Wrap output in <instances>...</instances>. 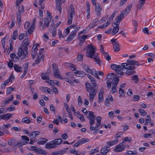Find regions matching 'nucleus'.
Wrapping results in <instances>:
<instances>
[{"label":"nucleus","instance_id":"1","mask_svg":"<svg viewBox=\"0 0 155 155\" xmlns=\"http://www.w3.org/2000/svg\"><path fill=\"white\" fill-rule=\"evenodd\" d=\"M127 62V63H122V65L124 68L127 70L126 74L128 75H131L135 73L134 70L135 69V66H138L141 65L138 61L130 59H128Z\"/></svg>","mask_w":155,"mask_h":155},{"label":"nucleus","instance_id":"2","mask_svg":"<svg viewBox=\"0 0 155 155\" xmlns=\"http://www.w3.org/2000/svg\"><path fill=\"white\" fill-rule=\"evenodd\" d=\"M96 48L95 47L89 45L87 51V56L91 58H93L97 64L101 65V61L99 59V56L97 53H96Z\"/></svg>","mask_w":155,"mask_h":155},{"label":"nucleus","instance_id":"3","mask_svg":"<svg viewBox=\"0 0 155 155\" xmlns=\"http://www.w3.org/2000/svg\"><path fill=\"white\" fill-rule=\"evenodd\" d=\"M85 85L87 91L90 92L89 101L92 102L97 93V90L94 87H91V84L89 83H86Z\"/></svg>","mask_w":155,"mask_h":155},{"label":"nucleus","instance_id":"4","mask_svg":"<svg viewBox=\"0 0 155 155\" xmlns=\"http://www.w3.org/2000/svg\"><path fill=\"white\" fill-rule=\"evenodd\" d=\"M82 111L85 114L87 117L90 120V124L91 126L94 123L95 116L93 112L91 111H88L87 112L86 109L85 108H83L82 109Z\"/></svg>","mask_w":155,"mask_h":155},{"label":"nucleus","instance_id":"5","mask_svg":"<svg viewBox=\"0 0 155 155\" xmlns=\"http://www.w3.org/2000/svg\"><path fill=\"white\" fill-rule=\"evenodd\" d=\"M132 7V5L131 4L128 5L126 8L121 12L120 15L117 17L116 20V23L120 22L124 18V15H126L129 13Z\"/></svg>","mask_w":155,"mask_h":155},{"label":"nucleus","instance_id":"6","mask_svg":"<svg viewBox=\"0 0 155 155\" xmlns=\"http://www.w3.org/2000/svg\"><path fill=\"white\" fill-rule=\"evenodd\" d=\"M77 26V25H74L68 27V33L71 29L72 28L74 29V30L68 36V41H72L75 38L76 36V33L78 30Z\"/></svg>","mask_w":155,"mask_h":155},{"label":"nucleus","instance_id":"7","mask_svg":"<svg viewBox=\"0 0 155 155\" xmlns=\"http://www.w3.org/2000/svg\"><path fill=\"white\" fill-rule=\"evenodd\" d=\"M69 11V18L68 17V25L72 24L73 17L75 15V10L72 5H70Z\"/></svg>","mask_w":155,"mask_h":155},{"label":"nucleus","instance_id":"8","mask_svg":"<svg viewBox=\"0 0 155 155\" xmlns=\"http://www.w3.org/2000/svg\"><path fill=\"white\" fill-rule=\"evenodd\" d=\"M53 72L54 74V77L58 78L60 79H63V78L61 76L58 67L55 64H53L52 65Z\"/></svg>","mask_w":155,"mask_h":155},{"label":"nucleus","instance_id":"9","mask_svg":"<svg viewBox=\"0 0 155 155\" xmlns=\"http://www.w3.org/2000/svg\"><path fill=\"white\" fill-rule=\"evenodd\" d=\"M23 46H20L19 48L17 54L18 57H21L22 59H24L25 58L26 55L28 54V53L27 51H25L23 49Z\"/></svg>","mask_w":155,"mask_h":155},{"label":"nucleus","instance_id":"10","mask_svg":"<svg viewBox=\"0 0 155 155\" xmlns=\"http://www.w3.org/2000/svg\"><path fill=\"white\" fill-rule=\"evenodd\" d=\"M119 81V78H116L112 80V90L110 91L112 93H113L116 92L117 86L118 84Z\"/></svg>","mask_w":155,"mask_h":155},{"label":"nucleus","instance_id":"11","mask_svg":"<svg viewBox=\"0 0 155 155\" xmlns=\"http://www.w3.org/2000/svg\"><path fill=\"white\" fill-rule=\"evenodd\" d=\"M31 150L35 151L36 153L38 154H44L45 155H46L47 153L45 150L40 148L36 147L35 146H31Z\"/></svg>","mask_w":155,"mask_h":155},{"label":"nucleus","instance_id":"12","mask_svg":"<svg viewBox=\"0 0 155 155\" xmlns=\"http://www.w3.org/2000/svg\"><path fill=\"white\" fill-rule=\"evenodd\" d=\"M126 146L124 142H122L119 145L117 146L114 149V151L117 152L123 151L125 148Z\"/></svg>","mask_w":155,"mask_h":155},{"label":"nucleus","instance_id":"13","mask_svg":"<svg viewBox=\"0 0 155 155\" xmlns=\"http://www.w3.org/2000/svg\"><path fill=\"white\" fill-rule=\"evenodd\" d=\"M24 8L23 6H22L20 10L18 12L16 13L17 16V20L18 25H21V14L24 12Z\"/></svg>","mask_w":155,"mask_h":155},{"label":"nucleus","instance_id":"14","mask_svg":"<svg viewBox=\"0 0 155 155\" xmlns=\"http://www.w3.org/2000/svg\"><path fill=\"white\" fill-rule=\"evenodd\" d=\"M70 79L68 80V83H69L71 86H74V83L75 84H78L80 83L78 79H75L74 77L72 76H69Z\"/></svg>","mask_w":155,"mask_h":155},{"label":"nucleus","instance_id":"15","mask_svg":"<svg viewBox=\"0 0 155 155\" xmlns=\"http://www.w3.org/2000/svg\"><path fill=\"white\" fill-rule=\"evenodd\" d=\"M27 143H28V142L27 141H25L23 139H21L18 140L17 143H15L14 145V147H20Z\"/></svg>","mask_w":155,"mask_h":155},{"label":"nucleus","instance_id":"16","mask_svg":"<svg viewBox=\"0 0 155 155\" xmlns=\"http://www.w3.org/2000/svg\"><path fill=\"white\" fill-rule=\"evenodd\" d=\"M45 147L47 149H50L55 148L56 147V146L53 140L48 143L45 145Z\"/></svg>","mask_w":155,"mask_h":155},{"label":"nucleus","instance_id":"17","mask_svg":"<svg viewBox=\"0 0 155 155\" xmlns=\"http://www.w3.org/2000/svg\"><path fill=\"white\" fill-rule=\"evenodd\" d=\"M13 114L10 113H7L0 116L1 119L5 120H8L11 117H12Z\"/></svg>","mask_w":155,"mask_h":155},{"label":"nucleus","instance_id":"18","mask_svg":"<svg viewBox=\"0 0 155 155\" xmlns=\"http://www.w3.org/2000/svg\"><path fill=\"white\" fill-rule=\"evenodd\" d=\"M82 67L84 71L88 73L93 74V73L94 72L93 70H92L89 67V66L86 64H83Z\"/></svg>","mask_w":155,"mask_h":155},{"label":"nucleus","instance_id":"19","mask_svg":"<svg viewBox=\"0 0 155 155\" xmlns=\"http://www.w3.org/2000/svg\"><path fill=\"white\" fill-rule=\"evenodd\" d=\"M74 74L76 76L83 77L86 75L85 73L83 71L77 70L74 72Z\"/></svg>","mask_w":155,"mask_h":155},{"label":"nucleus","instance_id":"20","mask_svg":"<svg viewBox=\"0 0 155 155\" xmlns=\"http://www.w3.org/2000/svg\"><path fill=\"white\" fill-rule=\"evenodd\" d=\"M51 21V19H49L47 18L45 19L44 25L42 27V29L43 30L49 27Z\"/></svg>","mask_w":155,"mask_h":155},{"label":"nucleus","instance_id":"21","mask_svg":"<svg viewBox=\"0 0 155 155\" xmlns=\"http://www.w3.org/2000/svg\"><path fill=\"white\" fill-rule=\"evenodd\" d=\"M101 117H98L96 118V120L97 121V123L96 124V125L95 127V130H96V132L95 133L97 132L99 130V127L101 124Z\"/></svg>","mask_w":155,"mask_h":155},{"label":"nucleus","instance_id":"22","mask_svg":"<svg viewBox=\"0 0 155 155\" xmlns=\"http://www.w3.org/2000/svg\"><path fill=\"white\" fill-rule=\"evenodd\" d=\"M32 49L31 54L32 57V59H34L37 54V51H38V49L37 46H35V45H34L32 48Z\"/></svg>","mask_w":155,"mask_h":155},{"label":"nucleus","instance_id":"23","mask_svg":"<svg viewBox=\"0 0 155 155\" xmlns=\"http://www.w3.org/2000/svg\"><path fill=\"white\" fill-rule=\"evenodd\" d=\"M124 69L123 67L122 66V64L121 65H118L117 67L116 71L118 74L120 75H123L124 72L122 71V70Z\"/></svg>","mask_w":155,"mask_h":155},{"label":"nucleus","instance_id":"24","mask_svg":"<svg viewBox=\"0 0 155 155\" xmlns=\"http://www.w3.org/2000/svg\"><path fill=\"white\" fill-rule=\"evenodd\" d=\"M42 88L41 90L45 93H48L50 94H53L52 90L50 88L42 87Z\"/></svg>","mask_w":155,"mask_h":155},{"label":"nucleus","instance_id":"25","mask_svg":"<svg viewBox=\"0 0 155 155\" xmlns=\"http://www.w3.org/2000/svg\"><path fill=\"white\" fill-rule=\"evenodd\" d=\"M98 19L96 18L94 19L88 27L90 28H93L97 25V21Z\"/></svg>","mask_w":155,"mask_h":155},{"label":"nucleus","instance_id":"26","mask_svg":"<svg viewBox=\"0 0 155 155\" xmlns=\"http://www.w3.org/2000/svg\"><path fill=\"white\" fill-rule=\"evenodd\" d=\"M101 8L99 5H97L95 6V12L98 16H100L101 12Z\"/></svg>","mask_w":155,"mask_h":155},{"label":"nucleus","instance_id":"27","mask_svg":"<svg viewBox=\"0 0 155 155\" xmlns=\"http://www.w3.org/2000/svg\"><path fill=\"white\" fill-rule=\"evenodd\" d=\"M92 74L97 79H100V77L98 76V74L101 76H103L104 75V74L102 71H94Z\"/></svg>","mask_w":155,"mask_h":155},{"label":"nucleus","instance_id":"28","mask_svg":"<svg viewBox=\"0 0 155 155\" xmlns=\"http://www.w3.org/2000/svg\"><path fill=\"white\" fill-rule=\"evenodd\" d=\"M14 99V96L13 95H12L10 98L6 100H4L2 103V105L3 106H6L10 102L12 101Z\"/></svg>","mask_w":155,"mask_h":155},{"label":"nucleus","instance_id":"29","mask_svg":"<svg viewBox=\"0 0 155 155\" xmlns=\"http://www.w3.org/2000/svg\"><path fill=\"white\" fill-rule=\"evenodd\" d=\"M87 37V35H83L80 38L79 45H80L81 46L82 45Z\"/></svg>","mask_w":155,"mask_h":155},{"label":"nucleus","instance_id":"30","mask_svg":"<svg viewBox=\"0 0 155 155\" xmlns=\"http://www.w3.org/2000/svg\"><path fill=\"white\" fill-rule=\"evenodd\" d=\"M10 56L11 59L15 62H16L19 60L18 57L14 53H11L10 54Z\"/></svg>","mask_w":155,"mask_h":155},{"label":"nucleus","instance_id":"31","mask_svg":"<svg viewBox=\"0 0 155 155\" xmlns=\"http://www.w3.org/2000/svg\"><path fill=\"white\" fill-rule=\"evenodd\" d=\"M113 49L115 52L119 51L120 50V48L118 42H115L113 44Z\"/></svg>","mask_w":155,"mask_h":155},{"label":"nucleus","instance_id":"32","mask_svg":"<svg viewBox=\"0 0 155 155\" xmlns=\"http://www.w3.org/2000/svg\"><path fill=\"white\" fill-rule=\"evenodd\" d=\"M119 30V25L116 24V26L114 27L112 31V35H114L117 33Z\"/></svg>","mask_w":155,"mask_h":155},{"label":"nucleus","instance_id":"33","mask_svg":"<svg viewBox=\"0 0 155 155\" xmlns=\"http://www.w3.org/2000/svg\"><path fill=\"white\" fill-rule=\"evenodd\" d=\"M106 78L107 79H113V80L116 78H119L118 77H117L116 74L114 73H110L108 74Z\"/></svg>","mask_w":155,"mask_h":155},{"label":"nucleus","instance_id":"34","mask_svg":"<svg viewBox=\"0 0 155 155\" xmlns=\"http://www.w3.org/2000/svg\"><path fill=\"white\" fill-rule=\"evenodd\" d=\"M118 140H115L108 142L107 143V147H109L111 146H112L113 145L116 144L118 143Z\"/></svg>","mask_w":155,"mask_h":155},{"label":"nucleus","instance_id":"35","mask_svg":"<svg viewBox=\"0 0 155 155\" xmlns=\"http://www.w3.org/2000/svg\"><path fill=\"white\" fill-rule=\"evenodd\" d=\"M14 70L17 72H20L22 71V68L19 66L17 64H15L14 65Z\"/></svg>","mask_w":155,"mask_h":155},{"label":"nucleus","instance_id":"36","mask_svg":"<svg viewBox=\"0 0 155 155\" xmlns=\"http://www.w3.org/2000/svg\"><path fill=\"white\" fill-rule=\"evenodd\" d=\"M40 132L38 131H34L31 132L29 135L30 137L33 138L39 135Z\"/></svg>","mask_w":155,"mask_h":155},{"label":"nucleus","instance_id":"37","mask_svg":"<svg viewBox=\"0 0 155 155\" xmlns=\"http://www.w3.org/2000/svg\"><path fill=\"white\" fill-rule=\"evenodd\" d=\"M15 78V77L12 74L11 75H10L6 81H4L3 83H4V84H5V85H7L10 82H12V79L13 81H14Z\"/></svg>","mask_w":155,"mask_h":155},{"label":"nucleus","instance_id":"38","mask_svg":"<svg viewBox=\"0 0 155 155\" xmlns=\"http://www.w3.org/2000/svg\"><path fill=\"white\" fill-rule=\"evenodd\" d=\"M109 147H105L101 149V152L103 154L105 155L109 151V149H108Z\"/></svg>","mask_w":155,"mask_h":155},{"label":"nucleus","instance_id":"39","mask_svg":"<svg viewBox=\"0 0 155 155\" xmlns=\"http://www.w3.org/2000/svg\"><path fill=\"white\" fill-rule=\"evenodd\" d=\"M110 23L111 21H108V19H107V21L106 23H105L102 25L99 26L98 27L101 29L105 28L109 26L110 24Z\"/></svg>","mask_w":155,"mask_h":155},{"label":"nucleus","instance_id":"40","mask_svg":"<svg viewBox=\"0 0 155 155\" xmlns=\"http://www.w3.org/2000/svg\"><path fill=\"white\" fill-rule=\"evenodd\" d=\"M48 140L46 138H41L38 142V144H39L43 145Z\"/></svg>","mask_w":155,"mask_h":155},{"label":"nucleus","instance_id":"41","mask_svg":"<svg viewBox=\"0 0 155 155\" xmlns=\"http://www.w3.org/2000/svg\"><path fill=\"white\" fill-rule=\"evenodd\" d=\"M35 26L33 24H31L28 30V32L29 34L32 33L35 29Z\"/></svg>","mask_w":155,"mask_h":155},{"label":"nucleus","instance_id":"42","mask_svg":"<svg viewBox=\"0 0 155 155\" xmlns=\"http://www.w3.org/2000/svg\"><path fill=\"white\" fill-rule=\"evenodd\" d=\"M145 1L146 0H140L137 5V8L139 9H141L145 3Z\"/></svg>","mask_w":155,"mask_h":155},{"label":"nucleus","instance_id":"43","mask_svg":"<svg viewBox=\"0 0 155 155\" xmlns=\"http://www.w3.org/2000/svg\"><path fill=\"white\" fill-rule=\"evenodd\" d=\"M68 67L72 71H75L77 70L76 67L73 64L68 63Z\"/></svg>","mask_w":155,"mask_h":155},{"label":"nucleus","instance_id":"44","mask_svg":"<svg viewBox=\"0 0 155 155\" xmlns=\"http://www.w3.org/2000/svg\"><path fill=\"white\" fill-rule=\"evenodd\" d=\"M21 122L23 123H26L27 124H30L31 122V120L29 119L27 117L23 118L21 120Z\"/></svg>","mask_w":155,"mask_h":155},{"label":"nucleus","instance_id":"45","mask_svg":"<svg viewBox=\"0 0 155 155\" xmlns=\"http://www.w3.org/2000/svg\"><path fill=\"white\" fill-rule=\"evenodd\" d=\"M103 93L102 92L100 91L98 94V102L99 103H100L103 101Z\"/></svg>","mask_w":155,"mask_h":155},{"label":"nucleus","instance_id":"46","mask_svg":"<svg viewBox=\"0 0 155 155\" xmlns=\"http://www.w3.org/2000/svg\"><path fill=\"white\" fill-rule=\"evenodd\" d=\"M55 145L57 146V145H59L61 144L63 140L61 138H58L54 140Z\"/></svg>","mask_w":155,"mask_h":155},{"label":"nucleus","instance_id":"47","mask_svg":"<svg viewBox=\"0 0 155 155\" xmlns=\"http://www.w3.org/2000/svg\"><path fill=\"white\" fill-rule=\"evenodd\" d=\"M119 93L120 94L119 96L120 98H121L122 97L124 96L125 95V93L124 90L120 88H119Z\"/></svg>","mask_w":155,"mask_h":155},{"label":"nucleus","instance_id":"48","mask_svg":"<svg viewBox=\"0 0 155 155\" xmlns=\"http://www.w3.org/2000/svg\"><path fill=\"white\" fill-rule=\"evenodd\" d=\"M118 12L117 11H115L113 13L111 16L108 18V21H112L113 19V18H114L116 14Z\"/></svg>","mask_w":155,"mask_h":155},{"label":"nucleus","instance_id":"49","mask_svg":"<svg viewBox=\"0 0 155 155\" xmlns=\"http://www.w3.org/2000/svg\"><path fill=\"white\" fill-rule=\"evenodd\" d=\"M104 58L108 61H109L111 59V57L109 55L107 52H104Z\"/></svg>","mask_w":155,"mask_h":155},{"label":"nucleus","instance_id":"50","mask_svg":"<svg viewBox=\"0 0 155 155\" xmlns=\"http://www.w3.org/2000/svg\"><path fill=\"white\" fill-rule=\"evenodd\" d=\"M18 31L17 30H15L13 32L12 39L15 40H16L18 37Z\"/></svg>","mask_w":155,"mask_h":155},{"label":"nucleus","instance_id":"51","mask_svg":"<svg viewBox=\"0 0 155 155\" xmlns=\"http://www.w3.org/2000/svg\"><path fill=\"white\" fill-rule=\"evenodd\" d=\"M55 2L56 5V8L58 9L59 12L60 13L61 12V8L60 6L61 2Z\"/></svg>","mask_w":155,"mask_h":155},{"label":"nucleus","instance_id":"52","mask_svg":"<svg viewBox=\"0 0 155 155\" xmlns=\"http://www.w3.org/2000/svg\"><path fill=\"white\" fill-rule=\"evenodd\" d=\"M138 111L140 114L142 116H145L147 114V112L141 109H139Z\"/></svg>","mask_w":155,"mask_h":155},{"label":"nucleus","instance_id":"53","mask_svg":"<svg viewBox=\"0 0 155 155\" xmlns=\"http://www.w3.org/2000/svg\"><path fill=\"white\" fill-rule=\"evenodd\" d=\"M44 51V49L43 48H41L39 50L38 54V56L39 57H40L43 58L44 56L43 54V53Z\"/></svg>","mask_w":155,"mask_h":155},{"label":"nucleus","instance_id":"54","mask_svg":"<svg viewBox=\"0 0 155 155\" xmlns=\"http://www.w3.org/2000/svg\"><path fill=\"white\" fill-rule=\"evenodd\" d=\"M15 140L12 138H11L8 140V144L10 145H12L15 142Z\"/></svg>","mask_w":155,"mask_h":155},{"label":"nucleus","instance_id":"55","mask_svg":"<svg viewBox=\"0 0 155 155\" xmlns=\"http://www.w3.org/2000/svg\"><path fill=\"white\" fill-rule=\"evenodd\" d=\"M68 35V28H66L64 31L62 35L61 38H64L66 37Z\"/></svg>","mask_w":155,"mask_h":155},{"label":"nucleus","instance_id":"56","mask_svg":"<svg viewBox=\"0 0 155 155\" xmlns=\"http://www.w3.org/2000/svg\"><path fill=\"white\" fill-rule=\"evenodd\" d=\"M82 144L88 142L89 139L88 138H83L80 140Z\"/></svg>","mask_w":155,"mask_h":155},{"label":"nucleus","instance_id":"57","mask_svg":"<svg viewBox=\"0 0 155 155\" xmlns=\"http://www.w3.org/2000/svg\"><path fill=\"white\" fill-rule=\"evenodd\" d=\"M132 140V139L130 137H127L124 139L122 142L124 143L126 141H129V143H130Z\"/></svg>","mask_w":155,"mask_h":155},{"label":"nucleus","instance_id":"58","mask_svg":"<svg viewBox=\"0 0 155 155\" xmlns=\"http://www.w3.org/2000/svg\"><path fill=\"white\" fill-rule=\"evenodd\" d=\"M23 67L24 71L27 72L28 67V63H25L23 65Z\"/></svg>","mask_w":155,"mask_h":155},{"label":"nucleus","instance_id":"59","mask_svg":"<svg viewBox=\"0 0 155 155\" xmlns=\"http://www.w3.org/2000/svg\"><path fill=\"white\" fill-rule=\"evenodd\" d=\"M2 133H3V135L4 134H6L7 135H9L10 134V132L7 129H5L4 128L2 127Z\"/></svg>","mask_w":155,"mask_h":155},{"label":"nucleus","instance_id":"60","mask_svg":"<svg viewBox=\"0 0 155 155\" xmlns=\"http://www.w3.org/2000/svg\"><path fill=\"white\" fill-rule=\"evenodd\" d=\"M143 31L144 33L148 35L150 34H151L149 32V29L147 27L144 28L143 29Z\"/></svg>","mask_w":155,"mask_h":155},{"label":"nucleus","instance_id":"61","mask_svg":"<svg viewBox=\"0 0 155 155\" xmlns=\"http://www.w3.org/2000/svg\"><path fill=\"white\" fill-rule=\"evenodd\" d=\"M29 44L27 43V44H24V48L23 50L28 53V47L29 46Z\"/></svg>","mask_w":155,"mask_h":155},{"label":"nucleus","instance_id":"62","mask_svg":"<svg viewBox=\"0 0 155 155\" xmlns=\"http://www.w3.org/2000/svg\"><path fill=\"white\" fill-rule=\"evenodd\" d=\"M77 117L80 119L81 121H84V115L81 114L77 116Z\"/></svg>","mask_w":155,"mask_h":155},{"label":"nucleus","instance_id":"63","mask_svg":"<svg viewBox=\"0 0 155 155\" xmlns=\"http://www.w3.org/2000/svg\"><path fill=\"white\" fill-rule=\"evenodd\" d=\"M82 101L81 96H79L78 97V104L79 106H81L82 104Z\"/></svg>","mask_w":155,"mask_h":155},{"label":"nucleus","instance_id":"64","mask_svg":"<svg viewBox=\"0 0 155 155\" xmlns=\"http://www.w3.org/2000/svg\"><path fill=\"white\" fill-rule=\"evenodd\" d=\"M106 83L107 84V88L109 89H110L111 86V81L110 80H108L107 81Z\"/></svg>","mask_w":155,"mask_h":155}]
</instances>
